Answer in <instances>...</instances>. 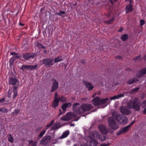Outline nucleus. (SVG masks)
<instances>
[{
	"label": "nucleus",
	"mask_w": 146,
	"mask_h": 146,
	"mask_svg": "<svg viewBox=\"0 0 146 146\" xmlns=\"http://www.w3.org/2000/svg\"><path fill=\"white\" fill-rule=\"evenodd\" d=\"M72 104L70 102L66 103L63 104L61 106V108L64 111H65L67 108H69L71 106Z\"/></svg>",
	"instance_id": "obj_22"
},
{
	"label": "nucleus",
	"mask_w": 146,
	"mask_h": 146,
	"mask_svg": "<svg viewBox=\"0 0 146 146\" xmlns=\"http://www.w3.org/2000/svg\"><path fill=\"white\" fill-rule=\"evenodd\" d=\"M119 110L121 113L125 115H128L131 113V111L127 109L126 107L125 106H121Z\"/></svg>",
	"instance_id": "obj_11"
},
{
	"label": "nucleus",
	"mask_w": 146,
	"mask_h": 146,
	"mask_svg": "<svg viewBox=\"0 0 146 146\" xmlns=\"http://www.w3.org/2000/svg\"><path fill=\"white\" fill-rule=\"evenodd\" d=\"M42 127H38L36 130V132H38V131H40L41 129V128H42Z\"/></svg>",
	"instance_id": "obj_58"
},
{
	"label": "nucleus",
	"mask_w": 146,
	"mask_h": 146,
	"mask_svg": "<svg viewBox=\"0 0 146 146\" xmlns=\"http://www.w3.org/2000/svg\"><path fill=\"white\" fill-rule=\"evenodd\" d=\"M67 117H66V114L64 115L63 117H62L60 119L62 120H63L64 121H66V120L64 119H67Z\"/></svg>",
	"instance_id": "obj_47"
},
{
	"label": "nucleus",
	"mask_w": 146,
	"mask_h": 146,
	"mask_svg": "<svg viewBox=\"0 0 146 146\" xmlns=\"http://www.w3.org/2000/svg\"><path fill=\"white\" fill-rule=\"evenodd\" d=\"M66 98L63 96H62L61 98H60V101L61 102H66Z\"/></svg>",
	"instance_id": "obj_39"
},
{
	"label": "nucleus",
	"mask_w": 146,
	"mask_h": 146,
	"mask_svg": "<svg viewBox=\"0 0 146 146\" xmlns=\"http://www.w3.org/2000/svg\"><path fill=\"white\" fill-rule=\"evenodd\" d=\"M122 117L123 116H122L118 114L116 115L115 120L117 121L120 122L121 121V119H122Z\"/></svg>",
	"instance_id": "obj_34"
},
{
	"label": "nucleus",
	"mask_w": 146,
	"mask_h": 146,
	"mask_svg": "<svg viewBox=\"0 0 146 146\" xmlns=\"http://www.w3.org/2000/svg\"><path fill=\"white\" fill-rule=\"evenodd\" d=\"M15 58H14V56L12 57L11 58H10L9 60V62L10 63V66L11 67L12 65L13 64L15 61L16 60Z\"/></svg>",
	"instance_id": "obj_32"
},
{
	"label": "nucleus",
	"mask_w": 146,
	"mask_h": 146,
	"mask_svg": "<svg viewBox=\"0 0 146 146\" xmlns=\"http://www.w3.org/2000/svg\"><path fill=\"white\" fill-rule=\"evenodd\" d=\"M23 57L26 60H28L29 58H33L35 56L37 55V53L35 54L34 53L27 52L25 54H23Z\"/></svg>",
	"instance_id": "obj_10"
},
{
	"label": "nucleus",
	"mask_w": 146,
	"mask_h": 146,
	"mask_svg": "<svg viewBox=\"0 0 146 146\" xmlns=\"http://www.w3.org/2000/svg\"><path fill=\"white\" fill-rule=\"evenodd\" d=\"M110 2L111 3V5H114V2L113 0H109Z\"/></svg>",
	"instance_id": "obj_56"
},
{
	"label": "nucleus",
	"mask_w": 146,
	"mask_h": 146,
	"mask_svg": "<svg viewBox=\"0 0 146 146\" xmlns=\"http://www.w3.org/2000/svg\"><path fill=\"white\" fill-rule=\"evenodd\" d=\"M95 133H96L97 135L98 136V138L101 142H104L108 138V137H107L106 135H98L99 133L98 132L96 131Z\"/></svg>",
	"instance_id": "obj_18"
},
{
	"label": "nucleus",
	"mask_w": 146,
	"mask_h": 146,
	"mask_svg": "<svg viewBox=\"0 0 146 146\" xmlns=\"http://www.w3.org/2000/svg\"><path fill=\"white\" fill-rule=\"evenodd\" d=\"M118 98H117V96H115L112 97L110 98V100H115L116 99H117Z\"/></svg>",
	"instance_id": "obj_50"
},
{
	"label": "nucleus",
	"mask_w": 146,
	"mask_h": 146,
	"mask_svg": "<svg viewBox=\"0 0 146 146\" xmlns=\"http://www.w3.org/2000/svg\"><path fill=\"white\" fill-rule=\"evenodd\" d=\"M80 146H88V145L86 143H82L81 144Z\"/></svg>",
	"instance_id": "obj_64"
},
{
	"label": "nucleus",
	"mask_w": 146,
	"mask_h": 146,
	"mask_svg": "<svg viewBox=\"0 0 146 146\" xmlns=\"http://www.w3.org/2000/svg\"><path fill=\"white\" fill-rule=\"evenodd\" d=\"M90 143L89 146H97L99 143L94 138H93L91 136H90Z\"/></svg>",
	"instance_id": "obj_14"
},
{
	"label": "nucleus",
	"mask_w": 146,
	"mask_h": 146,
	"mask_svg": "<svg viewBox=\"0 0 146 146\" xmlns=\"http://www.w3.org/2000/svg\"><path fill=\"white\" fill-rule=\"evenodd\" d=\"M12 93V92L11 91V90H10V89H9L7 94V96L10 98L11 96V94Z\"/></svg>",
	"instance_id": "obj_44"
},
{
	"label": "nucleus",
	"mask_w": 146,
	"mask_h": 146,
	"mask_svg": "<svg viewBox=\"0 0 146 146\" xmlns=\"http://www.w3.org/2000/svg\"><path fill=\"white\" fill-rule=\"evenodd\" d=\"M10 55L15 56L16 55H18V54L16 53L15 52H12L10 53Z\"/></svg>",
	"instance_id": "obj_51"
},
{
	"label": "nucleus",
	"mask_w": 146,
	"mask_h": 146,
	"mask_svg": "<svg viewBox=\"0 0 146 146\" xmlns=\"http://www.w3.org/2000/svg\"><path fill=\"white\" fill-rule=\"evenodd\" d=\"M10 135L11 136V137L9 138L8 140L11 143H13V142L14 139H13V137H12V135L11 134H10Z\"/></svg>",
	"instance_id": "obj_42"
},
{
	"label": "nucleus",
	"mask_w": 146,
	"mask_h": 146,
	"mask_svg": "<svg viewBox=\"0 0 146 146\" xmlns=\"http://www.w3.org/2000/svg\"><path fill=\"white\" fill-rule=\"evenodd\" d=\"M141 106L143 108H146V100L142 103Z\"/></svg>",
	"instance_id": "obj_41"
},
{
	"label": "nucleus",
	"mask_w": 146,
	"mask_h": 146,
	"mask_svg": "<svg viewBox=\"0 0 146 146\" xmlns=\"http://www.w3.org/2000/svg\"><path fill=\"white\" fill-rule=\"evenodd\" d=\"M5 98H3L1 100H0V103L3 102L5 100Z\"/></svg>",
	"instance_id": "obj_59"
},
{
	"label": "nucleus",
	"mask_w": 146,
	"mask_h": 146,
	"mask_svg": "<svg viewBox=\"0 0 146 146\" xmlns=\"http://www.w3.org/2000/svg\"><path fill=\"white\" fill-rule=\"evenodd\" d=\"M9 84L15 85L17 84L19 85V82L17 79L15 78H11L9 79Z\"/></svg>",
	"instance_id": "obj_13"
},
{
	"label": "nucleus",
	"mask_w": 146,
	"mask_h": 146,
	"mask_svg": "<svg viewBox=\"0 0 146 146\" xmlns=\"http://www.w3.org/2000/svg\"><path fill=\"white\" fill-rule=\"evenodd\" d=\"M128 122V119L126 116H124L120 122V124L123 125H125Z\"/></svg>",
	"instance_id": "obj_24"
},
{
	"label": "nucleus",
	"mask_w": 146,
	"mask_h": 146,
	"mask_svg": "<svg viewBox=\"0 0 146 146\" xmlns=\"http://www.w3.org/2000/svg\"><path fill=\"white\" fill-rule=\"evenodd\" d=\"M115 58H117L118 60H122L123 59V58L122 57V56H116L115 57Z\"/></svg>",
	"instance_id": "obj_49"
},
{
	"label": "nucleus",
	"mask_w": 146,
	"mask_h": 146,
	"mask_svg": "<svg viewBox=\"0 0 146 146\" xmlns=\"http://www.w3.org/2000/svg\"><path fill=\"white\" fill-rule=\"evenodd\" d=\"M146 74V68H142L137 73L136 76L139 78L143 76Z\"/></svg>",
	"instance_id": "obj_12"
},
{
	"label": "nucleus",
	"mask_w": 146,
	"mask_h": 146,
	"mask_svg": "<svg viewBox=\"0 0 146 146\" xmlns=\"http://www.w3.org/2000/svg\"><path fill=\"white\" fill-rule=\"evenodd\" d=\"M51 137L49 135H46L43 137L40 141V144L43 145H46L50 141Z\"/></svg>",
	"instance_id": "obj_8"
},
{
	"label": "nucleus",
	"mask_w": 146,
	"mask_h": 146,
	"mask_svg": "<svg viewBox=\"0 0 146 146\" xmlns=\"http://www.w3.org/2000/svg\"><path fill=\"white\" fill-rule=\"evenodd\" d=\"M114 19L115 18H112L109 20L106 21L105 22V23H106L108 24H111L112 23V22L114 21Z\"/></svg>",
	"instance_id": "obj_36"
},
{
	"label": "nucleus",
	"mask_w": 146,
	"mask_h": 146,
	"mask_svg": "<svg viewBox=\"0 0 146 146\" xmlns=\"http://www.w3.org/2000/svg\"><path fill=\"white\" fill-rule=\"evenodd\" d=\"M139 87L136 88H135L129 91V93L130 94H132L133 93L139 91Z\"/></svg>",
	"instance_id": "obj_31"
},
{
	"label": "nucleus",
	"mask_w": 146,
	"mask_h": 146,
	"mask_svg": "<svg viewBox=\"0 0 146 146\" xmlns=\"http://www.w3.org/2000/svg\"><path fill=\"white\" fill-rule=\"evenodd\" d=\"M109 100V98H106L102 99H100V98L98 97H96L94 98L92 100V102H93V105L95 106H99L101 105H104L103 106L98 108H96L92 112H94L97 110V109L100 108H104L108 104H106V103Z\"/></svg>",
	"instance_id": "obj_1"
},
{
	"label": "nucleus",
	"mask_w": 146,
	"mask_h": 146,
	"mask_svg": "<svg viewBox=\"0 0 146 146\" xmlns=\"http://www.w3.org/2000/svg\"><path fill=\"white\" fill-rule=\"evenodd\" d=\"M81 62L84 64H85V61L84 59L82 60H81Z\"/></svg>",
	"instance_id": "obj_60"
},
{
	"label": "nucleus",
	"mask_w": 146,
	"mask_h": 146,
	"mask_svg": "<svg viewBox=\"0 0 146 146\" xmlns=\"http://www.w3.org/2000/svg\"><path fill=\"white\" fill-rule=\"evenodd\" d=\"M66 14V12L64 11H63L62 10H60L59 12H56L55 15H58L62 17H63L64 15Z\"/></svg>",
	"instance_id": "obj_26"
},
{
	"label": "nucleus",
	"mask_w": 146,
	"mask_h": 146,
	"mask_svg": "<svg viewBox=\"0 0 146 146\" xmlns=\"http://www.w3.org/2000/svg\"><path fill=\"white\" fill-rule=\"evenodd\" d=\"M37 46L39 48H46V47L43 46V45L41 43L38 42L37 44Z\"/></svg>",
	"instance_id": "obj_35"
},
{
	"label": "nucleus",
	"mask_w": 146,
	"mask_h": 146,
	"mask_svg": "<svg viewBox=\"0 0 146 146\" xmlns=\"http://www.w3.org/2000/svg\"><path fill=\"white\" fill-rule=\"evenodd\" d=\"M98 128L99 131L104 134L106 135L109 131V129L106 127V126L102 124L99 125Z\"/></svg>",
	"instance_id": "obj_9"
},
{
	"label": "nucleus",
	"mask_w": 146,
	"mask_h": 146,
	"mask_svg": "<svg viewBox=\"0 0 146 146\" xmlns=\"http://www.w3.org/2000/svg\"><path fill=\"white\" fill-rule=\"evenodd\" d=\"M113 9V6H111L109 7V10L110 11V12H109L107 14V16H110L111 15V13L112 10Z\"/></svg>",
	"instance_id": "obj_40"
},
{
	"label": "nucleus",
	"mask_w": 146,
	"mask_h": 146,
	"mask_svg": "<svg viewBox=\"0 0 146 146\" xmlns=\"http://www.w3.org/2000/svg\"><path fill=\"white\" fill-rule=\"evenodd\" d=\"M63 59L61 56H58L54 60V62L55 63H57L59 62H60Z\"/></svg>",
	"instance_id": "obj_30"
},
{
	"label": "nucleus",
	"mask_w": 146,
	"mask_h": 146,
	"mask_svg": "<svg viewBox=\"0 0 146 146\" xmlns=\"http://www.w3.org/2000/svg\"><path fill=\"white\" fill-rule=\"evenodd\" d=\"M124 96V95L123 94H118L117 96V98H118L117 99H118L119 98H120L121 97H123Z\"/></svg>",
	"instance_id": "obj_52"
},
{
	"label": "nucleus",
	"mask_w": 146,
	"mask_h": 146,
	"mask_svg": "<svg viewBox=\"0 0 146 146\" xmlns=\"http://www.w3.org/2000/svg\"><path fill=\"white\" fill-rule=\"evenodd\" d=\"M66 116L67 118L65 120H66L67 121H68L70 120L72 118L71 112H69L68 113L66 114Z\"/></svg>",
	"instance_id": "obj_27"
},
{
	"label": "nucleus",
	"mask_w": 146,
	"mask_h": 146,
	"mask_svg": "<svg viewBox=\"0 0 146 146\" xmlns=\"http://www.w3.org/2000/svg\"><path fill=\"white\" fill-rule=\"evenodd\" d=\"M0 111L2 113H5L8 112L7 109L4 107L0 108Z\"/></svg>",
	"instance_id": "obj_38"
},
{
	"label": "nucleus",
	"mask_w": 146,
	"mask_h": 146,
	"mask_svg": "<svg viewBox=\"0 0 146 146\" xmlns=\"http://www.w3.org/2000/svg\"><path fill=\"white\" fill-rule=\"evenodd\" d=\"M54 119H52L50 123L52 125L54 123Z\"/></svg>",
	"instance_id": "obj_63"
},
{
	"label": "nucleus",
	"mask_w": 146,
	"mask_h": 146,
	"mask_svg": "<svg viewBox=\"0 0 146 146\" xmlns=\"http://www.w3.org/2000/svg\"><path fill=\"white\" fill-rule=\"evenodd\" d=\"M132 81L133 82V83H134V82H137V81H138L139 80L138 79H137L136 78H134L133 79V80H132Z\"/></svg>",
	"instance_id": "obj_53"
},
{
	"label": "nucleus",
	"mask_w": 146,
	"mask_h": 146,
	"mask_svg": "<svg viewBox=\"0 0 146 146\" xmlns=\"http://www.w3.org/2000/svg\"><path fill=\"white\" fill-rule=\"evenodd\" d=\"M58 86V82H54L52 86V89L50 90L51 92H53L56 90Z\"/></svg>",
	"instance_id": "obj_19"
},
{
	"label": "nucleus",
	"mask_w": 146,
	"mask_h": 146,
	"mask_svg": "<svg viewBox=\"0 0 146 146\" xmlns=\"http://www.w3.org/2000/svg\"><path fill=\"white\" fill-rule=\"evenodd\" d=\"M20 110L18 109H16L15 110V111L11 113V115L13 116H14L15 115H17L19 112Z\"/></svg>",
	"instance_id": "obj_37"
},
{
	"label": "nucleus",
	"mask_w": 146,
	"mask_h": 146,
	"mask_svg": "<svg viewBox=\"0 0 146 146\" xmlns=\"http://www.w3.org/2000/svg\"><path fill=\"white\" fill-rule=\"evenodd\" d=\"M127 83L129 84L130 85L133 84V82L132 81V79H130L127 81Z\"/></svg>",
	"instance_id": "obj_46"
},
{
	"label": "nucleus",
	"mask_w": 146,
	"mask_h": 146,
	"mask_svg": "<svg viewBox=\"0 0 146 146\" xmlns=\"http://www.w3.org/2000/svg\"><path fill=\"white\" fill-rule=\"evenodd\" d=\"M80 103H76L73 104L72 105V109L73 111L75 112H76L77 114H79V112L80 110V106L79 107H76V106H79Z\"/></svg>",
	"instance_id": "obj_15"
},
{
	"label": "nucleus",
	"mask_w": 146,
	"mask_h": 146,
	"mask_svg": "<svg viewBox=\"0 0 146 146\" xmlns=\"http://www.w3.org/2000/svg\"><path fill=\"white\" fill-rule=\"evenodd\" d=\"M141 55H139L136 57L134 59H135L136 60H137L138 61L140 60H141Z\"/></svg>",
	"instance_id": "obj_45"
},
{
	"label": "nucleus",
	"mask_w": 146,
	"mask_h": 146,
	"mask_svg": "<svg viewBox=\"0 0 146 146\" xmlns=\"http://www.w3.org/2000/svg\"><path fill=\"white\" fill-rule=\"evenodd\" d=\"M133 101L130 100L127 103V107L129 109H132Z\"/></svg>",
	"instance_id": "obj_29"
},
{
	"label": "nucleus",
	"mask_w": 146,
	"mask_h": 146,
	"mask_svg": "<svg viewBox=\"0 0 146 146\" xmlns=\"http://www.w3.org/2000/svg\"><path fill=\"white\" fill-rule=\"evenodd\" d=\"M135 121H132L130 124L127 126L123 127L121 128L118 131L116 134V135H119L121 134H124V133L128 131L129 129L131 127L132 125L134 123Z\"/></svg>",
	"instance_id": "obj_4"
},
{
	"label": "nucleus",
	"mask_w": 146,
	"mask_h": 146,
	"mask_svg": "<svg viewBox=\"0 0 146 146\" xmlns=\"http://www.w3.org/2000/svg\"><path fill=\"white\" fill-rule=\"evenodd\" d=\"M46 132V130H44L41 131L38 137L37 138V140H39L40 138H41Z\"/></svg>",
	"instance_id": "obj_33"
},
{
	"label": "nucleus",
	"mask_w": 146,
	"mask_h": 146,
	"mask_svg": "<svg viewBox=\"0 0 146 146\" xmlns=\"http://www.w3.org/2000/svg\"><path fill=\"white\" fill-rule=\"evenodd\" d=\"M110 144V143L106 144L105 143H103L101 144L100 146H108Z\"/></svg>",
	"instance_id": "obj_48"
},
{
	"label": "nucleus",
	"mask_w": 146,
	"mask_h": 146,
	"mask_svg": "<svg viewBox=\"0 0 146 146\" xmlns=\"http://www.w3.org/2000/svg\"><path fill=\"white\" fill-rule=\"evenodd\" d=\"M61 123L59 122H56L51 127V130H54L58 129L61 127Z\"/></svg>",
	"instance_id": "obj_20"
},
{
	"label": "nucleus",
	"mask_w": 146,
	"mask_h": 146,
	"mask_svg": "<svg viewBox=\"0 0 146 146\" xmlns=\"http://www.w3.org/2000/svg\"><path fill=\"white\" fill-rule=\"evenodd\" d=\"M124 29L123 27H120V29H119L118 31L117 32H122L123 31Z\"/></svg>",
	"instance_id": "obj_54"
},
{
	"label": "nucleus",
	"mask_w": 146,
	"mask_h": 146,
	"mask_svg": "<svg viewBox=\"0 0 146 146\" xmlns=\"http://www.w3.org/2000/svg\"><path fill=\"white\" fill-rule=\"evenodd\" d=\"M38 65L36 64L35 65H23L20 68V69L24 71L25 70H36L37 69Z\"/></svg>",
	"instance_id": "obj_5"
},
{
	"label": "nucleus",
	"mask_w": 146,
	"mask_h": 146,
	"mask_svg": "<svg viewBox=\"0 0 146 146\" xmlns=\"http://www.w3.org/2000/svg\"><path fill=\"white\" fill-rule=\"evenodd\" d=\"M140 26H141L143 25L145 23V21L143 19H141L140 20Z\"/></svg>",
	"instance_id": "obj_43"
},
{
	"label": "nucleus",
	"mask_w": 146,
	"mask_h": 146,
	"mask_svg": "<svg viewBox=\"0 0 146 146\" xmlns=\"http://www.w3.org/2000/svg\"><path fill=\"white\" fill-rule=\"evenodd\" d=\"M132 109H133L135 111H138L140 110V103L139 101L138 102V100L135 98L133 100Z\"/></svg>",
	"instance_id": "obj_7"
},
{
	"label": "nucleus",
	"mask_w": 146,
	"mask_h": 146,
	"mask_svg": "<svg viewBox=\"0 0 146 146\" xmlns=\"http://www.w3.org/2000/svg\"><path fill=\"white\" fill-rule=\"evenodd\" d=\"M80 116H79V117H78L76 119H74L72 121H76L78 120V119L80 118Z\"/></svg>",
	"instance_id": "obj_57"
},
{
	"label": "nucleus",
	"mask_w": 146,
	"mask_h": 146,
	"mask_svg": "<svg viewBox=\"0 0 146 146\" xmlns=\"http://www.w3.org/2000/svg\"><path fill=\"white\" fill-rule=\"evenodd\" d=\"M108 125L111 129L115 130L119 128V125L116 124V122L113 117H109L108 118Z\"/></svg>",
	"instance_id": "obj_3"
},
{
	"label": "nucleus",
	"mask_w": 146,
	"mask_h": 146,
	"mask_svg": "<svg viewBox=\"0 0 146 146\" xmlns=\"http://www.w3.org/2000/svg\"><path fill=\"white\" fill-rule=\"evenodd\" d=\"M42 64H44L45 66L49 67L53 64V59L50 58H46V59L42 60Z\"/></svg>",
	"instance_id": "obj_6"
},
{
	"label": "nucleus",
	"mask_w": 146,
	"mask_h": 146,
	"mask_svg": "<svg viewBox=\"0 0 146 146\" xmlns=\"http://www.w3.org/2000/svg\"><path fill=\"white\" fill-rule=\"evenodd\" d=\"M143 113L144 114H146V108H145V109L143 111Z\"/></svg>",
	"instance_id": "obj_62"
},
{
	"label": "nucleus",
	"mask_w": 146,
	"mask_h": 146,
	"mask_svg": "<svg viewBox=\"0 0 146 146\" xmlns=\"http://www.w3.org/2000/svg\"><path fill=\"white\" fill-rule=\"evenodd\" d=\"M83 83H84L86 87L88 88V91H91L93 89L94 86L90 82L88 81H83Z\"/></svg>",
	"instance_id": "obj_17"
},
{
	"label": "nucleus",
	"mask_w": 146,
	"mask_h": 146,
	"mask_svg": "<svg viewBox=\"0 0 146 146\" xmlns=\"http://www.w3.org/2000/svg\"><path fill=\"white\" fill-rule=\"evenodd\" d=\"M72 117H73L74 118H75L77 116V114H75L74 113H72Z\"/></svg>",
	"instance_id": "obj_55"
},
{
	"label": "nucleus",
	"mask_w": 146,
	"mask_h": 146,
	"mask_svg": "<svg viewBox=\"0 0 146 146\" xmlns=\"http://www.w3.org/2000/svg\"><path fill=\"white\" fill-rule=\"evenodd\" d=\"M125 9L126 10L125 12L126 14L132 11L133 10V9L132 8V5H127L125 7Z\"/></svg>",
	"instance_id": "obj_21"
},
{
	"label": "nucleus",
	"mask_w": 146,
	"mask_h": 146,
	"mask_svg": "<svg viewBox=\"0 0 146 146\" xmlns=\"http://www.w3.org/2000/svg\"><path fill=\"white\" fill-rule=\"evenodd\" d=\"M60 97L54 98V100L52 102V107L53 108H56L59 105L60 101Z\"/></svg>",
	"instance_id": "obj_16"
},
{
	"label": "nucleus",
	"mask_w": 146,
	"mask_h": 146,
	"mask_svg": "<svg viewBox=\"0 0 146 146\" xmlns=\"http://www.w3.org/2000/svg\"><path fill=\"white\" fill-rule=\"evenodd\" d=\"M93 108V107L90 104H82L80 106V110L79 113V114L80 115L86 111H89Z\"/></svg>",
	"instance_id": "obj_2"
},
{
	"label": "nucleus",
	"mask_w": 146,
	"mask_h": 146,
	"mask_svg": "<svg viewBox=\"0 0 146 146\" xmlns=\"http://www.w3.org/2000/svg\"><path fill=\"white\" fill-rule=\"evenodd\" d=\"M120 38L123 41H125L128 38V35L127 34H124L121 36Z\"/></svg>",
	"instance_id": "obj_28"
},
{
	"label": "nucleus",
	"mask_w": 146,
	"mask_h": 146,
	"mask_svg": "<svg viewBox=\"0 0 146 146\" xmlns=\"http://www.w3.org/2000/svg\"><path fill=\"white\" fill-rule=\"evenodd\" d=\"M37 143L36 141H35L33 142V143L31 146H36Z\"/></svg>",
	"instance_id": "obj_61"
},
{
	"label": "nucleus",
	"mask_w": 146,
	"mask_h": 146,
	"mask_svg": "<svg viewBox=\"0 0 146 146\" xmlns=\"http://www.w3.org/2000/svg\"><path fill=\"white\" fill-rule=\"evenodd\" d=\"M69 134V131L68 130H67L66 131L64 132L62 135L59 137V139H62L64 138H65L67 137V136Z\"/></svg>",
	"instance_id": "obj_25"
},
{
	"label": "nucleus",
	"mask_w": 146,
	"mask_h": 146,
	"mask_svg": "<svg viewBox=\"0 0 146 146\" xmlns=\"http://www.w3.org/2000/svg\"><path fill=\"white\" fill-rule=\"evenodd\" d=\"M19 85L17 86H13V92L14 93V95L13 96V99H15L17 95V88L18 87Z\"/></svg>",
	"instance_id": "obj_23"
}]
</instances>
